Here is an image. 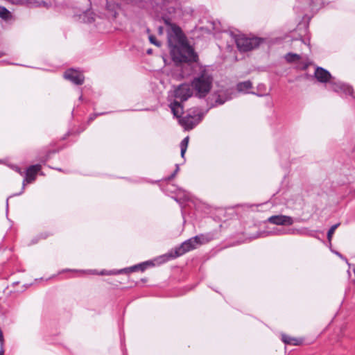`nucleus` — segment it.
<instances>
[{"label":"nucleus","instance_id":"nucleus-9","mask_svg":"<svg viewBox=\"0 0 355 355\" xmlns=\"http://www.w3.org/2000/svg\"><path fill=\"white\" fill-rule=\"evenodd\" d=\"M314 76L320 83H327L332 79L331 75L328 71L319 67L315 69Z\"/></svg>","mask_w":355,"mask_h":355},{"label":"nucleus","instance_id":"nucleus-17","mask_svg":"<svg viewBox=\"0 0 355 355\" xmlns=\"http://www.w3.org/2000/svg\"><path fill=\"white\" fill-rule=\"evenodd\" d=\"M10 16V12L6 8L0 6V17L2 19H8Z\"/></svg>","mask_w":355,"mask_h":355},{"label":"nucleus","instance_id":"nucleus-14","mask_svg":"<svg viewBox=\"0 0 355 355\" xmlns=\"http://www.w3.org/2000/svg\"><path fill=\"white\" fill-rule=\"evenodd\" d=\"M252 83L250 80H247L238 83L236 88L239 92H247L252 87Z\"/></svg>","mask_w":355,"mask_h":355},{"label":"nucleus","instance_id":"nucleus-16","mask_svg":"<svg viewBox=\"0 0 355 355\" xmlns=\"http://www.w3.org/2000/svg\"><path fill=\"white\" fill-rule=\"evenodd\" d=\"M189 137H185L180 144V148H181V156L182 157H184V154L186 153V150L187 149L188 144H189Z\"/></svg>","mask_w":355,"mask_h":355},{"label":"nucleus","instance_id":"nucleus-18","mask_svg":"<svg viewBox=\"0 0 355 355\" xmlns=\"http://www.w3.org/2000/svg\"><path fill=\"white\" fill-rule=\"evenodd\" d=\"M147 264H148L147 263H144L141 264L136 265V266H134L132 267L128 268L127 270H128L130 272H134V271H136L137 270H140L141 271H144L146 269Z\"/></svg>","mask_w":355,"mask_h":355},{"label":"nucleus","instance_id":"nucleus-15","mask_svg":"<svg viewBox=\"0 0 355 355\" xmlns=\"http://www.w3.org/2000/svg\"><path fill=\"white\" fill-rule=\"evenodd\" d=\"M285 59L288 62H293L298 61L300 59V55L296 53H288L285 55Z\"/></svg>","mask_w":355,"mask_h":355},{"label":"nucleus","instance_id":"nucleus-3","mask_svg":"<svg viewBox=\"0 0 355 355\" xmlns=\"http://www.w3.org/2000/svg\"><path fill=\"white\" fill-rule=\"evenodd\" d=\"M200 244H201L200 238L196 236L184 241L179 247L168 252L166 256L170 259L177 258L184 253L195 249L196 246Z\"/></svg>","mask_w":355,"mask_h":355},{"label":"nucleus","instance_id":"nucleus-19","mask_svg":"<svg viewBox=\"0 0 355 355\" xmlns=\"http://www.w3.org/2000/svg\"><path fill=\"white\" fill-rule=\"evenodd\" d=\"M340 225V223H337L334 225H333L328 231L327 232V239L330 241L331 240V238L333 236V234H334L335 230L338 228V227Z\"/></svg>","mask_w":355,"mask_h":355},{"label":"nucleus","instance_id":"nucleus-7","mask_svg":"<svg viewBox=\"0 0 355 355\" xmlns=\"http://www.w3.org/2000/svg\"><path fill=\"white\" fill-rule=\"evenodd\" d=\"M64 77L76 85H82L84 82V76L80 72L70 69L66 71L64 73Z\"/></svg>","mask_w":355,"mask_h":355},{"label":"nucleus","instance_id":"nucleus-10","mask_svg":"<svg viewBox=\"0 0 355 355\" xmlns=\"http://www.w3.org/2000/svg\"><path fill=\"white\" fill-rule=\"evenodd\" d=\"M41 169V166L39 164L31 166L26 171V178L24 180L23 184L25 182L31 183L35 180L37 173Z\"/></svg>","mask_w":355,"mask_h":355},{"label":"nucleus","instance_id":"nucleus-8","mask_svg":"<svg viewBox=\"0 0 355 355\" xmlns=\"http://www.w3.org/2000/svg\"><path fill=\"white\" fill-rule=\"evenodd\" d=\"M268 222L277 225H291L293 223V219L291 216L277 215L270 216Z\"/></svg>","mask_w":355,"mask_h":355},{"label":"nucleus","instance_id":"nucleus-24","mask_svg":"<svg viewBox=\"0 0 355 355\" xmlns=\"http://www.w3.org/2000/svg\"><path fill=\"white\" fill-rule=\"evenodd\" d=\"M163 1H165V2H168L169 0H162Z\"/></svg>","mask_w":355,"mask_h":355},{"label":"nucleus","instance_id":"nucleus-6","mask_svg":"<svg viewBox=\"0 0 355 355\" xmlns=\"http://www.w3.org/2000/svg\"><path fill=\"white\" fill-rule=\"evenodd\" d=\"M193 92V89L189 85L183 84L175 91V96L181 101H185L192 96Z\"/></svg>","mask_w":355,"mask_h":355},{"label":"nucleus","instance_id":"nucleus-5","mask_svg":"<svg viewBox=\"0 0 355 355\" xmlns=\"http://www.w3.org/2000/svg\"><path fill=\"white\" fill-rule=\"evenodd\" d=\"M202 119V115L199 113L194 114H189L187 116L181 118L180 122L182 126L187 130L193 128L197 124L200 123Z\"/></svg>","mask_w":355,"mask_h":355},{"label":"nucleus","instance_id":"nucleus-22","mask_svg":"<svg viewBox=\"0 0 355 355\" xmlns=\"http://www.w3.org/2000/svg\"><path fill=\"white\" fill-rule=\"evenodd\" d=\"M178 170H179V167H178V166H177V168H176V170H175V171L174 174H173V175H172V177H171V178L174 177V175H175V173L178 172Z\"/></svg>","mask_w":355,"mask_h":355},{"label":"nucleus","instance_id":"nucleus-11","mask_svg":"<svg viewBox=\"0 0 355 355\" xmlns=\"http://www.w3.org/2000/svg\"><path fill=\"white\" fill-rule=\"evenodd\" d=\"M330 86L331 89L336 92H343L349 94H352V89L350 87L341 83H336L334 78L330 81Z\"/></svg>","mask_w":355,"mask_h":355},{"label":"nucleus","instance_id":"nucleus-20","mask_svg":"<svg viewBox=\"0 0 355 355\" xmlns=\"http://www.w3.org/2000/svg\"><path fill=\"white\" fill-rule=\"evenodd\" d=\"M149 40H150V43H152L157 46H160V43L159 42H157V40H156V37L154 35H150Z\"/></svg>","mask_w":355,"mask_h":355},{"label":"nucleus","instance_id":"nucleus-1","mask_svg":"<svg viewBox=\"0 0 355 355\" xmlns=\"http://www.w3.org/2000/svg\"><path fill=\"white\" fill-rule=\"evenodd\" d=\"M171 57L177 63L196 62L198 55L187 41L181 29L172 26L168 35Z\"/></svg>","mask_w":355,"mask_h":355},{"label":"nucleus","instance_id":"nucleus-21","mask_svg":"<svg viewBox=\"0 0 355 355\" xmlns=\"http://www.w3.org/2000/svg\"><path fill=\"white\" fill-rule=\"evenodd\" d=\"M288 233H289V234H300V231L299 230L292 229V230H289Z\"/></svg>","mask_w":355,"mask_h":355},{"label":"nucleus","instance_id":"nucleus-23","mask_svg":"<svg viewBox=\"0 0 355 355\" xmlns=\"http://www.w3.org/2000/svg\"><path fill=\"white\" fill-rule=\"evenodd\" d=\"M17 171L19 173H21V170H20L19 168H18Z\"/></svg>","mask_w":355,"mask_h":355},{"label":"nucleus","instance_id":"nucleus-13","mask_svg":"<svg viewBox=\"0 0 355 355\" xmlns=\"http://www.w3.org/2000/svg\"><path fill=\"white\" fill-rule=\"evenodd\" d=\"M282 341L287 345H300L302 343V340L301 339L291 337L287 335H282Z\"/></svg>","mask_w":355,"mask_h":355},{"label":"nucleus","instance_id":"nucleus-2","mask_svg":"<svg viewBox=\"0 0 355 355\" xmlns=\"http://www.w3.org/2000/svg\"><path fill=\"white\" fill-rule=\"evenodd\" d=\"M213 77L206 69L202 70L191 82L195 95L199 98L206 96L212 87Z\"/></svg>","mask_w":355,"mask_h":355},{"label":"nucleus","instance_id":"nucleus-4","mask_svg":"<svg viewBox=\"0 0 355 355\" xmlns=\"http://www.w3.org/2000/svg\"><path fill=\"white\" fill-rule=\"evenodd\" d=\"M262 41V39L259 37H248L245 35H239L236 38V46L240 51L243 52L253 50L258 47Z\"/></svg>","mask_w":355,"mask_h":355},{"label":"nucleus","instance_id":"nucleus-12","mask_svg":"<svg viewBox=\"0 0 355 355\" xmlns=\"http://www.w3.org/2000/svg\"><path fill=\"white\" fill-rule=\"evenodd\" d=\"M170 107L174 116L178 118L180 117V116L183 113V107L181 105L180 103H179L177 101H175L173 103L171 104Z\"/></svg>","mask_w":355,"mask_h":355}]
</instances>
